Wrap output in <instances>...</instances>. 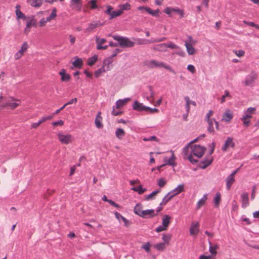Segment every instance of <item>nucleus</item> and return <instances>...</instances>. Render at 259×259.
Masks as SVG:
<instances>
[{
	"label": "nucleus",
	"mask_w": 259,
	"mask_h": 259,
	"mask_svg": "<svg viewBox=\"0 0 259 259\" xmlns=\"http://www.w3.org/2000/svg\"><path fill=\"white\" fill-rule=\"evenodd\" d=\"M190 149V151L188 150L187 155H184V158L189 160L193 164L196 163L197 160L193 158V155L198 158L202 157L205 152V148L199 145H194L189 147Z\"/></svg>",
	"instance_id": "f257e3e1"
},
{
	"label": "nucleus",
	"mask_w": 259,
	"mask_h": 259,
	"mask_svg": "<svg viewBox=\"0 0 259 259\" xmlns=\"http://www.w3.org/2000/svg\"><path fill=\"white\" fill-rule=\"evenodd\" d=\"M121 50L119 49H116L113 51L111 57L105 59L102 67L98 68V75L107 71L110 70L112 67V58L115 57Z\"/></svg>",
	"instance_id": "f03ea898"
},
{
	"label": "nucleus",
	"mask_w": 259,
	"mask_h": 259,
	"mask_svg": "<svg viewBox=\"0 0 259 259\" xmlns=\"http://www.w3.org/2000/svg\"><path fill=\"white\" fill-rule=\"evenodd\" d=\"M145 65L149 68L153 69L155 68H164L167 69L173 74H176L175 70L170 66L164 62L159 61L155 60H150L147 61L145 63Z\"/></svg>",
	"instance_id": "7ed1b4c3"
},
{
	"label": "nucleus",
	"mask_w": 259,
	"mask_h": 259,
	"mask_svg": "<svg viewBox=\"0 0 259 259\" xmlns=\"http://www.w3.org/2000/svg\"><path fill=\"white\" fill-rule=\"evenodd\" d=\"M20 104V101L13 97L6 98L1 104L2 108H8L10 109H15Z\"/></svg>",
	"instance_id": "20e7f679"
},
{
	"label": "nucleus",
	"mask_w": 259,
	"mask_h": 259,
	"mask_svg": "<svg viewBox=\"0 0 259 259\" xmlns=\"http://www.w3.org/2000/svg\"><path fill=\"white\" fill-rule=\"evenodd\" d=\"M113 38L117 41L119 45L122 48H131L134 45V42L126 37L115 35L113 36Z\"/></svg>",
	"instance_id": "39448f33"
},
{
	"label": "nucleus",
	"mask_w": 259,
	"mask_h": 259,
	"mask_svg": "<svg viewBox=\"0 0 259 259\" xmlns=\"http://www.w3.org/2000/svg\"><path fill=\"white\" fill-rule=\"evenodd\" d=\"M257 78V74L255 71H251L245 78L244 84L246 86H252Z\"/></svg>",
	"instance_id": "423d86ee"
},
{
	"label": "nucleus",
	"mask_w": 259,
	"mask_h": 259,
	"mask_svg": "<svg viewBox=\"0 0 259 259\" xmlns=\"http://www.w3.org/2000/svg\"><path fill=\"white\" fill-rule=\"evenodd\" d=\"M58 139L62 144H68L73 141V137L70 134H64L59 133L58 134Z\"/></svg>",
	"instance_id": "0eeeda50"
},
{
	"label": "nucleus",
	"mask_w": 259,
	"mask_h": 259,
	"mask_svg": "<svg viewBox=\"0 0 259 259\" xmlns=\"http://www.w3.org/2000/svg\"><path fill=\"white\" fill-rule=\"evenodd\" d=\"M235 146V143L233 140V138L231 137H228L222 146L221 150L223 152H226L228 151L229 148H234Z\"/></svg>",
	"instance_id": "6e6552de"
},
{
	"label": "nucleus",
	"mask_w": 259,
	"mask_h": 259,
	"mask_svg": "<svg viewBox=\"0 0 259 259\" xmlns=\"http://www.w3.org/2000/svg\"><path fill=\"white\" fill-rule=\"evenodd\" d=\"M56 12H57L56 9L54 8L52 10V12L49 17H48L46 19L43 18L40 20V21H39L38 26L39 27L45 26L48 22H50L52 20L55 19L56 18V17L57 16Z\"/></svg>",
	"instance_id": "1a4fd4ad"
},
{
	"label": "nucleus",
	"mask_w": 259,
	"mask_h": 259,
	"mask_svg": "<svg viewBox=\"0 0 259 259\" xmlns=\"http://www.w3.org/2000/svg\"><path fill=\"white\" fill-rule=\"evenodd\" d=\"M28 48V45L27 42L23 43L20 50H19L14 55L15 60L20 59L23 55L24 53L27 51Z\"/></svg>",
	"instance_id": "9d476101"
},
{
	"label": "nucleus",
	"mask_w": 259,
	"mask_h": 259,
	"mask_svg": "<svg viewBox=\"0 0 259 259\" xmlns=\"http://www.w3.org/2000/svg\"><path fill=\"white\" fill-rule=\"evenodd\" d=\"M199 223L198 222H193L190 227V234L192 236L196 235L199 232Z\"/></svg>",
	"instance_id": "9b49d317"
},
{
	"label": "nucleus",
	"mask_w": 259,
	"mask_h": 259,
	"mask_svg": "<svg viewBox=\"0 0 259 259\" xmlns=\"http://www.w3.org/2000/svg\"><path fill=\"white\" fill-rule=\"evenodd\" d=\"M106 13L110 15V18L112 19L118 16H120L122 14L121 10H117L116 11L113 10V8L108 7L107 10L106 11Z\"/></svg>",
	"instance_id": "f8f14e48"
},
{
	"label": "nucleus",
	"mask_w": 259,
	"mask_h": 259,
	"mask_svg": "<svg viewBox=\"0 0 259 259\" xmlns=\"http://www.w3.org/2000/svg\"><path fill=\"white\" fill-rule=\"evenodd\" d=\"M241 206L242 208H246L249 204L248 194L247 192H243L241 195Z\"/></svg>",
	"instance_id": "ddd939ff"
},
{
	"label": "nucleus",
	"mask_w": 259,
	"mask_h": 259,
	"mask_svg": "<svg viewBox=\"0 0 259 259\" xmlns=\"http://www.w3.org/2000/svg\"><path fill=\"white\" fill-rule=\"evenodd\" d=\"M184 191V185L183 184L179 185L176 188L168 192L172 197L178 195Z\"/></svg>",
	"instance_id": "4468645a"
},
{
	"label": "nucleus",
	"mask_w": 259,
	"mask_h": 259,
	"mask_svg": "<svg viewBox=\"0 0 259 259\" xmlns=\"http://www.w3.org/2000/svg\"><path fill=\"white\" fill-rule=\"evenodd\" d=\"M233 117V114L232 111L230 109H226L222 116V121L228 122L231 120Z\"/></svg>",
	"instance_id": "2eb2a0df"
},
{
	"label": "nucleus",
	"mask_w": 259,
	"mask_h": 259,
	"mask_svg": "<svg viewBox=\"0 0 259 259\" xmlns=\"http://www.w3.org/2000/svg\"><path fill=\"white\" fill-rule=\"evenodd\" d=\"M59 75L61 76V80L62 82L69 81L71 78V76L66 73L64 69H62L59 72Z\"/></svg>",
	"instance_id": "dca6fc26"
},
{
	"label": "nucleus",
	"mask_w": 259,
	"mask_h": 259,
	"mask_svg": "<svg viewBox=\"0 0 259 259\" xmlns=\"http://www.w3.org/2000/svg\"><path fill=\"white\" fill-rule=\"evenodd\" d=\"M255 108L254 107H249L246 110H245L243 112L242 117L244 119L248 118L250 119L252 117V114L255 111Z\"/></svg>",
	"instance_id": "f3484780"
},
{
	"label": "nucleus",
	"mask_w": 259,
	"mask_h": 259,
	"mask_svg": "<svg viewBox=\"0 0 259 259\" xmlns=\"http://www.w3.org/2000/svg\"><path fill=\"white\" fill-rule=\"evenodd\" d=\"M146 106L144 105L143 104L139 103L137 101H134L133 104V108L134 110L141 111H145Z\"/></svg>",
	"instance_id": "a211bd4d"
},
{
	"label": "nucleus",
	"mask_w": 259,
	"mask_h": 259,
	"mask_svg": "<svg viewBox=\"0 0 259 259\" xmlns=\"http://www.w3.org/2000/svg\"><path fill=\"white\" fill-rule=\"evenodd\" d=\"M70 6L72 9L80 11L81 9L82 4L80 0H71Z\"/></svg>",
	"instance_id": "6ab92c4d"
},
{
	"label": "nucleus",
	"mask_w": 259,
	"mask_h": 259,
	"mask_svg": "<svg viewBox=\"0 0 259 259\" xmlns=\"http://www.w3.org/2000/svg\"><path fill=\"white\" fill-rule=\"evenodd\" d=\"M130 100V98H129L119 99L115 103V107L117 109H119L125 105L127 102Z\"/></svg>",
	"instance_id": "aec40b11"
},
{
	"label": "nucleus",
	"mask_w": 259,
	"mask_h": 259,
	"mask_svg": "<svg viewBox=\"0 0 259 259\" xmlns=\"http://www.w3.org/2000/svg\"><path fill=\"white\" fill-rule=\"evenodd\" d=\"M209 244V252L211 253V255L215 256L217 254V251H216L219 247V246L215 244L214 245H212V243L210 241H208Z\"/></svg>",
	"instance_id": "412c9836"
},
{
	"label": "nucleus",
	"mask_w": 259,
	"mask_h": 259,
	"mask_svg": "<svg viewBox=\"0 0 259 259\" xmlns=\"http://www.w3.org/2000/svg\"><path fill=\"white\" fill-rule=\"evenodd\" d=\"M155 215L156 213H155L154 209H146L142 211L141 217H152Z\"/></svg>",
	"instance_id": "4be33fe9"
},
{
	"label": "nucleus",
	"mask_w": 259,
	"mask_h": 259,
	"mask_svg": "<svg viewBox=\"0 0 259 259\" xmlns=\"http://www.w3.org/2000/svg\"><path fill=\"white\" fill-rule=\"evenodd\" d=\"M207 199V194H205L203 195L202 197L198 201L196 204V209L197 210L199 209L202 206H203L205 204Z\"/></svg>",
	"instance_id": "5701e85b"
},
{
	"label": "nucleus",
	"mask_w": 259,
	"mask_h": 259,
	"mask_svg": "<svg viewBox=\"0 0 259 259\" xmlns=\"http://www.w3.org/2000/svg\"><path fill=\"white\" fill-rule=\"evenodd\" d=\"M212 157L204 159L201 161L200 167L204 169L206 167H207L208 165H209L212 163Z\"/></svg>",
	"instance_id": "b1692460"
},
{
	"label": "nucleus",
	"mask_w": 259,
	"mask_h": 259,
	"mask_svg": "<svg viewBox=\"0 0 259 259\" xmlns=\"http://www.w3.org/2000/svg\"><path fill=\"white\" fill-rule=\"evenodd\" d=\"M27 2L33 7L38 8L42 5L43 0H28Z\"/></svg>",
	"instance_id": "393cba45"
},
{
	"label": "nucleus",
	"mask_w": 259,
	"mask_h": 259,
	"mask_svg": "<svg viewBox=\"0 0 259 259\" xmlns=\"http://www.w3.org/2000/svg\"><path fill=\"white\" fill-rule=\"evenodd\" d=\"M75 60L72 62L73 67L76 68H81L82 66V60L77 57L74 58Z\"/></svg>",
	"instance_id": "a878e982"
},
{
	"label": "nucleus",
	"mask_w": 259,
	"mask_h": 259,
	"mask_svg": "<svg viewBox=\"0 0 259 259\" xmlns=\"http://www.w3.org/2000/svg\"><path fill=\"white\" fill-rule=\"evenodd\" d=\"M20 7L19 5H17L16 6V15L17 16V18L18 19H26V17L25 15L20 11Z\"/></svg>",
	"instance_id": "bb28decb"
},
{
	"label": "nucleus",
	"mask_w": 259,
	"mask_h": 259,
	"mask_svg": "<svg viewBox=\"0 0 259 259\" xmlns=\"http://www.w3.org/2000/svg\"><path fill=\"white\" fill-rule=\"evenodd\" d=\"M199 137H197L194 139L193 140L190 142L186 146H185L183 150V153L184 155H187L188 154V150H189V147L191 146V145L198 141Z\"/></svg>",
	"instance_id": "cd10ccee"
},
{
	"label": "nucleus",
	"mask_w": 259,
	"mask_h": 259,
	"mask_svg": "<svg viewBox=\"0 0 259 259\" xmlns=\"http://www.w3.org/2000/svg\"><path fill=\"white\" fill-rule=\"evenodd\" d=\"M234 182H235L234 178L232 176H229L226 179V188L228 190L230 189L231 186L234 183Z\"/></svg>",
	"instance_id": "c85d7f7f"
},
{
	"label": "nucleus",
	"mask_w": 259,
	"mask_h": 259,
	"mask_svg": "<svg viewBox=\"0 0 259 259\" xmlns=\"http://www.w3.org/2000/svg\"><path fill=\"white\" fill-rule=\"evenodd\" d=\"M26 25L28 27H31V26L36 27V20L34 18V16H31L27 18V22Z\"/></svg>",
	"instance_id": "c756f323"
},
{
	"label": "nucleus",
	"mask_w": 259,
	"mask_h": 259,
	"mask_svg": "<svg viewBox=\"0 0 259 259\" xmlns=\"http://www.w3.org/2000/svg\"><path fill=\"white\" fill-rule=\"evenodd\" d=\"M171 152H172V155L170 157H169L167 160H166V158H164V162L169 165H171V166H175L176 165V163H175V160H176V157L174 155V152L171 151Z\"/></svg>",
	"instance_id": "7c9ffc66"
},
{
	"label": "nucleus",
	"mask_w": 259,
	"mask_h": 259,
	"mask_svg": "<svg viewBox=\"0 0 259 259\" xmlns=\"http://www.w3.org/2000/svg\"><path fill=\"white\" fill-rule=\"evenodd\" d=\"M125 135L124 131L120 128H117L115 132V136L119 140L123 139Z\"/></svg>",
	"instance_id": "2f4dec72"
},
{
	"label": "nucleus",
	"mask_w": 259,
	"mask_h": 259,
	"mask_svg": "<svg viewBox=\"0 0 259 259\" xmlns=\"http://www.w3.org/2000/svg\"><path fill=\"white\" fill-rule=\"evenodd\" d=\"M154 49L159 52H165L166 51V43L160 44L156 45Z\"/></svg>",
	"instance_id": "473e14b6"
},
{
	"label": "nucleus",
	"mask_w": 259,
	"mask_h": 259,
	"mask_svg": "<svg viewBox=\"0 0 259 259\" xmlns=\"http://www.w3.org/2000/svg\"><path fill=\"white\" fill-rule=\"evenodd\" d=\"M208 123V126L207 130L209 133H214V130L213 128V122H214V118L211 119L206 120Z\"/></svg>",
	"instance_id": "72a5a7b5"
},
{
	"label": "nucleus",
	"mask_w": 259,
	"mask_h": 259,
	"mask_svg": "<svg viewBox=\"0 0 259 259\" xmlns=\"http://www.w3.org/2000/svg\"><path fill=\"white\" fill-rule=\"evenodd\" d=\"M185 46L186 47L187 52L189 55H193L195 53L196 50L193 47V46H190V45L186 44H185Z\"/></svg>",
	"instance_id": "f704fd0d"
},
{
	"label": "nucleus",
	"mask_w": 259,
	"mask_h": 259,
	"mask_svg": "<svg viewBox=\"0 0 259 259\" xmlns=\"http://www.w3.org/2000/svg\"><path fill=\"white\" fill-rule=\"evenodd\" d=\"M170 217L168 215H164L162 220V225L167 228L170 223Z\"/></svg>",
	"instance_id": "c9c22d12"
},
{
	"label": "nucleus",
	"mask_w": 259,
	"mask_h": 259,
	"mask_svg": "<svg viewBox=\"0 0 259 259\" xmlns=\"http://www.w3.org/2000/svg\"><path fill=\"white\" fill-rule=\"evenodd\" d=\"M213 201L214 204V206L215 207H218L220 205V202L221 201V194L219 192H217L215 194V197H214Z\"/></svg>",
	"instance_id": "e433bc0d"
},
{
	"label": "nucleus",
	"mask_w": 259,
	"mask_h": 259,
	"mask_svg": "<svg viewBox=\"0 0 259 259\" xmlns=\"http://www.w3.org/2000/svg\"><path fill=\"white\" fill-rule=\"evenodd\" d=\"M185 44H188L190 46H195L197 43V41L193 38L191 35L188 36V39L184 41Z\"/></svg>",
	"instance_id": "4c0bfd02"
},
{
	"label": "nucleus",
	"mask_w": 259,
	"mask_h": 259,
	"mask_svg": "<svg viewBox=\"0 0 259 259\" xmlns=\"http://www.w3.org/2000/svg\"><path fill=\"white\" fill-rule=\"evenodd\" d=\"M166 39V38L164 37L158 38H152L149 40H146V42L145 44H152L155 42H159L164 41Z\"/></svg>",
	"instance_id": "58836bf2"
},
{
	"label": "nucleus",
	"mask_w": 259,
	"mask_h": 259,
	"mask_svg": "<svg viewBox=\"0 0 259 259\" xmlns=\"http://www.w3.org/2000/svg\"><path fill=\"white\" fill-rule=\"evenodd\" d=\"M131 190L137 192L140 195L143 194L146 191V189L143 188L141 185L137 187H133L131 188Z\"/></svg>",
	"instance_id": "ea45409f"
},
{
	"label": "nucleus",
	"mask_w": 259,
	"mask_h": 259,
	"mask_svg": "<svg viewBox=\"0 0 259 259\" xmlns=\"http://www.w3.org/2000/svg\"><path fill=\"white\" fill-rule=\"evenodd\" d=\"M172 197L168 193L162 199V201L160 203V205H165Z\"/></svg>",
	"instance_id": "a19ab883"
},
{
	"label": "nucleus",
	"mask_w": 259,
	"mask_h": 259,
	"mask_svg": "<svg viewBox=\"0 0 259 259\" xmlns=\"http://www.w3.org/2000/svg\"><path fill=\"white\" fill-rule=\"evenodd\" d=\"M171 238V235L170 234L162 235V239L164 244H168Z\"/></svg>",
	"instance_id": "79ce46f5"
},
{
	"label": "nucleus",
	"mask_w": 259,
	"mask_h": 259,
	"mask_svg": "<svg viewBox=\"0 0 259 259\" xmlns=\"http://www.w3.org/2000/svg\"><path fill=\"white\" fill-rule=\"evenodd\" d=\"M184 100L186 101V105L185 108L186 111V116L188 115L190 110V105L189 104V97L188 96H185L184 97Z\"/></svg>",
	"instance_id": "37998d69"
},
{
	"label": "nucleus",
	"mask_w": 259,
	"mask_h": 259,
	"mask_svg": "<svg viewBox=\"0 0 259 259\" xmlns=\"http://www.w3.org/2000/svg\"><path fill=\"white\" fill-rule=\"evenodd\" d=\"M142 211L143 210L141 209V205H140L139 204H137L136 205V206H135L134 209V212L136 214H137L139 216L141 217L142 212Z\"/></svg>",
	"instance_id": "c03bdc74"
},
{
	"label": "nucleus",
	"mask_w": 259,
	"mask_h": 259,
	"mask_svg": "<svg viewBox=\"0 0 259 259\" xmlns=\"http://www.w3.org/2000/svg\"><path fill=\"white\" fill-rule=\"evenodd\" d=\"M146 12H147L148 14L153 16H159V10L157 9L156 10H152L150 8L149 9H146Z\"/></svg>",
	"instance_id": "a18cd8bd"
},
{
	"label": "nucleus",
	"mask_w": 259,
	"mask_h": 259,
	"mask_svg": "<svg viewBox=\"0 0 259 259\" xmlns=\"http://www.w3.org/2000/svg\"><path fill=\"white\" fill-rule=\"evenodd\" d=\"M97 61V55H95L93 57L90 58L88 60V65L91 66H92L95 63H96Z\"/></svg>",
	"instance_id": "49530a36"
},
{
	"label": "nucleus",
	"mask_w": 259,
	"mask_h": 259,
	"mask_svg": "<svg viewBox=\"0 0 259 259\" xmlns=\"http://www.w3.org/2000/svg\"><path fill=\"white\" fill-rule=\"evenodd\" d=\"M154 248L159 251L163 250L165 248V244L164 243H159L154 245Z\"/></svg>",
	"instance_id": "de8ad7c7"
},
{
	"label": "nucleus",
	"mask_w": 259,
	"mask_h": 259,
	"mask_svg": "<svg viewBox=\"0 0 259 259\" xmlns=\"http://www.w3.org/2000/svg\"><path fill=\"white\" fill-rule=\"evenodd\" d=\"M119 10H121L122 13L123 11L130 10L131 9V5L126 3V4L119 5Z\"/></svg>",
	"instance_id": "09e8293b"
},
{
	"label": "nucleus",
	"mask_w": 259,
	"mask_h": 259,
	"mask_svg": "<svg viewBox=\"0 0 259 259\" xmlns=\"http://www.w3.org/2000/svg\"><path fill=\"white\" fill-rule=\"evenodd\" d=\"M106 41V40L105 39L102 38L100 40L98 38V50L100 49H106L108 46H103L102 44Z\"/></svg>",
	"instance_id": "8fccbe9b"
},
{
	"label": "nucleus",
	"mask_w": 259,
	"mask_h": 259,
	"mask_svg": "<svg viewBox=\"0 0 259 259\" xmlns=\"http://www.w3.org/2000/svg\"><path fill=\"white\" fill-rule=\"evenodd\" d=\"M160 192V190H156L152 192L151 194L146 196L145 200H149L153 199V197L156 195L158 193Z\"/></svg>",
	"instance_id": "3c124183"
},
{
	"label": "nucleus",
	"mask_w": 259,
	"mask_h": 259,
	"mask_svg": "<svg viewBox=\"0 0 259 259\" xmlns=\"http://www.w3.org/2000/svg\"><path fill=\"white\" fill-rule=\"evenodd\" d=\"M227 97H229L230 98H231V96L230 95L229 92L227 90H226L225 91V95L222 96L221 99V103H224L226 101V98Z\"/></svg>",
	"instance_id": "603ef678"
},
{
	"label": "nucleus",
	"mask_w": 259,
	"mask_h": 259,
	"mask_svg": "<svg viewBox=\"0 0 259 259\" xmlns=\"http://www.w3.org/2000/svg\"><path fill=\"white\" fill-rule=\"evenodd\" d=\"M167 48L174 49H178L179 47L177 45H176V44H175L174 43H173L172 42H169L167 44H166V48L167 49Z\"/></svg>",
	"instance_id": "864d4df0"
},
{
	"label": "nucleus",
	"mask_w": 259,
	"mask_h": 259,
	"mask_svg": "<svg viewBox=\"0 0 259 259\" xmlns=\"http://www.w3.org/2000/svg\"><path fill=\"white\" fill-rule=\"evenodd\" d=\"M241 120L242 121L243 124L244 126H245V127L249 126V123H250V119H248V118L244 119L243 118V117L242 116V117L241 118Z\"/></svg>",
	"instance_id": "5fc2aeb1"
},
{
	"label": "nucleus",
	"mask_w": 259,
	"mask_h": 259,
	"mask_svg": "<svg viewBox=\"0 0 259 259\" xmlns=\"http://www.w3.org/2000/svg\"><path fill=\"white\" fill-rule=\"evenodd\" d=\"M187 69L189 71H190L192 74H194L196 71L195 66L192 64H189L187 66Z\"/></svg>",
	"instance_id": "6e6d98bb"
},
{
	"label": "nucleus",
	"mask_w": 259,
	"mask_h": 259,
	"mask_svg": "<svg viewBox=\"0 0 259 259\" xmlns=\"http://www.w3.org/2000/svg\"><path fill=\"white\" fill-rule=\"evenodd\" d=\"M143 140L144 141H157V138L155 136H150L149 137L146 138L145 137L143 139Z\"/></svg>",
	"instance_id": "4d7b16f0"
},
{
	"label": "nucleus",
	"mask_w": 259,
	"mask_h": 259,
	"mask_svg": "<svg viewBox=\"0 0 259 259\" xmlns=\"http://www.w3.org/2000/svg\"><path fill=\"white\" fill-rule=\"evenodd\" d=\"M150 244L149 242H147L146 244L142 245V248L144 249L146 251L149 252L150 251Z\"/></svg>",
	"instance_id": "13d9d810"
},
{
	"label": "nucleus",
	"mask_w": 259,
	"mask_h": 259,
	"mask_svg": "<svg viewBox=\"0 0 259 259\" xmlns=\"http://www.w3.org/2000/svg\"><path fill=\"white\" fill-rule=\"evenodd\" d=\"M145 111H148L150 113H154L158 112V109L157 108H152L146 106Z\"/></svg>",
	"instance_id": "bf43d9fd"
},
{
	"label": "nucleus",
	"mask_w": 259,
	"mask_h": 259,
	"mask_svg": "<svg viewBox=\"0 0 259 259\" xmlns=\"http://www.w3.org/2000/svg\"><path fill=\"white\" fill-rule=\"evenodd\" d=\"M166 229H167V228H166L165 227H164L163 225H160L158 227H157L156 228L155 231L157 232H161L163 231H165Z\"/></svg>",
	"instance_id": "052dcab7"
},
{
	"label": "nucleus",
	"mask_w": 259,
	"mask_h": 259,
	"mask_svg": "<svg viewBox=\"0 0 259 259\" xmlns=\"http://www.w3.org/2000/svg\"><path fill=\"white\" fill-rule=\"evenodd\" d=\"M172 10H174L173 8L167 7L164 10V12L170 16L171 13L173 12Z\"/></svg>",
	"instance_id": "680f3d73"
},
{
	"label": "nucleus",
	"mask_w": 259,
	"mask_h": 259,
	"mask_svg": "<svg viewBox=\"0 0 259 259\" xmlns=\"http://www.w3.org/2000/svg\"><path fill=\"white\" fill-rule=\"evenodd\" d=\"M214 147H215V143L214 142L211 143L209 145L210 155H211L213 153L214 150Z\"/></svg>",
	"instance_id": "e2e57ef3"
},
{
	"label": "nucleus",
	"mask_w": 259,
	"mask_h": 259,
	"mask_svg": "<svg viewBox=\"0 0 259 259\" xmlns=\"http://www.w3.org/2000/svg\"><path fill=\"white\" fill-rule=\"evenodd\" d=\"M234 52L238 57L243 56L245 53L244 51L242 50L234 51Z\"/></svg>",
	"instance_id": "0e129e2a"
},
{
	"label": "nucleus",
	"mask_w": 259,
	"mask_h": 259,
	"mask_svg": "<svg viewBox=\"0 0 259 259\" xmlns=\"http://www.w3.org/2000/svg\"><path fill=\"white\" fill-rule=\"evenodd\" d=\"M114 214H115V217L119 221H120V220H121L122 221L123 220V219L124 218V217H123L120 213H118V212H114Z\"/></svg>",
	"instance_id": "69168bd1"
},
{
	"label": "nucleus",
	"mask_w": 259,
	"mask_h": 259,
	"mask_svg": "<svg viewBox=\"0 0 259 259\" xmlns=\"http://www.w3.org/2000/svg\"><path fill=\"white\" fill-rule=\"evenodd\" d=\"M165 184L166 182L163 179H160L158 181V185L160 187H163Z\"/></svg>",
	"instance_id": "338daca9"
},
{
	"label": "nucleus",
	"mask_w": 259,
	"mask_h": 259,
	"mask_svg": "<svg viewBox=\"0 0 259 259\" xmlns=\"http://www.w3.org/2000/svg\"><path fill=\"white\" fill-rule=\"evenodd\" d=\"M212 256L211 255H200L198 259H212Z\"/></svg>",
	"instance_id": "774afa93"
}]
</instances>
